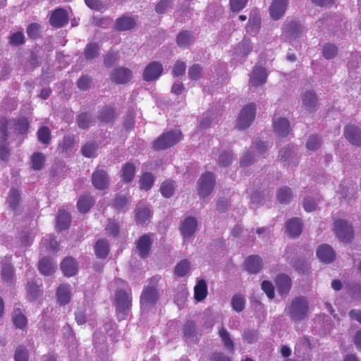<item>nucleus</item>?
Masks as SVG:
<instances>
[{"label": "nucleus", "instance_id": "nucleus-1", "mask_svg": "<svg viewBox=\"0 0 361 361\" xmlns=\"http://www.w3.org/2000/svg\"><path fill=\"white\" fill-rule=\"evenodd\" d=\"M287 314L293 321L298 322L307 317L309 305L305 297H296L291 301L290 305L286 308Z\"/></svg>", "mask_w": 361, "mask_h": 361}, {"label": "nucleus", "instance_id": "nucleus-2", "mask_svg": "<svg viewBox=\"0 0 361 361\" xmlns=\"http://www.w3.org/2000/svg\"><path fill=\"white\" fill-rule=\"evenodd\" d=\"M183 135L179 130H173L159 135L152 142V148L156 151L164 150L179 142Z\"/></svg>", "mask_w": 361, "mask_h": 361}, {"label": "nucleus", "instance_id": "nucleus-3", "mask_svg": "<svg viewBox=\"0 0 361 361\" xmlns=\"http://www.w3.org/2000/svg\"><path fill=\"white\" fill-rule=\"evenodd\" d=\"M256 115V106L250 103L243 108L237 120V128L240 130L247 128L254 121Z\"/></svg>", "mask_w": 361, "mask_h": 361}, {"label": "nucleus", "instance_id": "nucleus-4", "mask_svg": "<svg viewBox=\"0 0 361 361\" xmlns=\"http://www.w3.org/2000/svg\"><path fill=\"white\" fill-rule=\"evenodd\" d=\"M116 312L120 319H125L131 307V297L123 290H118L115 295Z\"/></svg>", "mask_w": 361, "mask_h": 361}, {"label": "nucleus", "instance_id": "nucleus-5", "mask_svg": "<svg viewBox=\"0 0 361 361\" xmlns=\"http://www.w3.org/2000/svg\"><path fill=\"white\" fill-rule=\"evenodd\" d=\"M334 231L336 236L343 242H350L353 238L352 226L343 220L335 221Z\"/></svg>", "mask_w": 361, "mask_h": 361}, {"label": "nucleus", "instance_id": "nucleus-6", "mask_svg": "<svg viewBox=\"0 0 361 361\" xmlns=\"http://www.w3.org/2000/svg\"><path fill=\"white\" fill-rule=\"evenodd\" d=\"M153 233H148L140 236L136 241L135 250L141 258H146L149 255L153 242Z\"/></svg>", "mask_w": 361, "mask_h": 361}, {"label": "nucleus", "instance_id": "nucleus-7", "mask_svg": "<svg viewBox=\"0 0 361 361\" xmlns=\"http://www.w3.org/2000/svg\"><path fill=\"white\" fill-rule=\"evenodd\" d=\"M215 186V178L212 173H203L199 180V194L202 197L209 195Z\"/></svg>", "mask_w": 361, "mask_h": 361}, {"label": "nucleus", "instance_id": "nucleus-8", "mask_svg": "<svg viewBox=\"0 0 361 361\" xmlns=\"http://www.w3.org/2000/svg\"><path fill=\"white\" fill-rule=\"evenodd\" d=\"M159 299L158 290L154 287L147 286L140 296L141 307L147 310L154 306Z\"/></svg>", "mask_w": 361, "mask_h": 361}, {"label": "nucleus", "instance_id": "nucleus-9", "mask_svg": "<svg viewBox=\"0 0 361 361\" xmlns=\"http://www.w3.org/2000/svg\"><path fill=\"white\" fill-rule=\"evenodd\" d=\"M69 21V16L67 11L63 8L54 9L50 16L49 23L55 28H61L66 26Z\"/></svg>", "mask_w": 361, "mask_h": 361}, {"label": "nucleus", "instance_id": "nucleus-10", "mask_svg": "<svg viewBox=\"0 0 361 361\" xmlns=\"http://www.w3.org/2000/svg\"><path fill=\"white\" fill-rule=\"evenodd\" d=\"M163 73V66L158 61L150 62L144 69L142 78L146 82L157 80Z\"/></svg>", "mask_w": 361, "mask_h": 361}, {"label": "nucleus", "instance_id": "nucleus-11", "mask_svg": "<svg viewBox=\"0 0 361 361\" xmlns=\"http://www.w3.org/2000/svg\"><path fill=\"white\" fill-rule=\"evenodd\" d=\"M197 228V221L195 217L188 216L181 223L180 231L185 240L190 239Z\"/></svg>", "mask_w": 361, "mask_h": 361}, {"label": "nucleus", "instance_id": "nucleus-12", "mask_svg": "<svg viewBox=\"0 0 361 361\" xmlns=\"http://www.w3.org/2000/svg\"><path fill=\"white\" fill-rule=\"evenodd\" d=\"M133 78L131 70L126 67L115 68L111 74V80L116 84L128 83Z\"/></svg>", "mask_w": 361, "mask_h": 361}, {"label": "nucleus", "instance_id": "nucleus-13", "mask_svg": "<svg viewBox=\"0 0 361 361\" xmlns=\"http://www.w3.org/2000/svg\"><path fill=\"white\" fill-rule=\"evenodd\" d=\"M288 0H273L269 8L270 16L274 20H279L286 13Z\"/></svg>", "mask_w": 361, "mask_h": 361}, {"label": "nucleus", "instance_id": "nucleus-14", "mask_svg": "<svg viewBox=\"0 0 361 361\" xmlns=\"http://www.w3.org/2000/svg\"><path fill=\"white\" fill-rule=\"evenodd\" d=\"M93 185L99 190H104L109 186V177L106 172L101 169L97 168L92 175Z\"/></svg>", "mask_w": 361, "mask_h": 361}, {"label": "nucleus", "instance_id": "nucleus-15", "mask_svg": "<svg viewBox=\"0 0 361 361\" xmlns=\"http://www.w3.org/2000/svg\"><path fill=\"white\" fill-rule=\"evenodd\" d=\"M344 135L350 143L361 147V130L354 125L345 128Z\"/></svg>", "mask_w": 361, "mask_h": 361}, {"label": "nucleus", "instance_id": "nucleus-16", "mask_svg": "<svg viewBox=\"0 0 361 361\" xmlns=\"http://www.w3.org/2000/svg\"><path fill=\"white\" fill-rule=\"evenodd\" d=\"M267 78V73L265 68L255 67L252 70L249 80L251 86L257 87L265 83Z\"/></svg>", "mask_w": 361, "mask_h": 361}, {"label": "nucleus", "instance_id": "nucleus-17", "mask_svg": "<svg viewBox=\"0 0 361 361\" xmlns=\"http://www.w3.org/2000/svg\"><path fill=\"white\" fill-rule=\"evenodd\" d=\"M244 267L250 274H257L263 267L262 259L259 255H250L245 259Z\"/></svg>", "mask_w": 361, "mask_h": 361}, {"label": "nucleus", "instance_id": "nucleus-18", "mask_svg": "<svg viewBox=\"0 0 361 361\" xmlns=\"http://www.w3.org/2000/svg\"><path fill=\"white\" fill-rule=\"evenodd\" d=\"M317 256L320 261L331 263L335 259L336 254L330 245L322 244L317 248Z\"/></svg>", "mask_w": 361, "mask_h": 361}, {"label": "nucleus", "instance_id": "nucleus-19", "mask_svg": "<svg viewBox=\"0 0 361 361\" xmlns=\"http://www.w3.org/2000/svg\"><path fill=\"white\" fill-rule=\"evenodd\" d=\"M136 25L135 17L122 16L116 19L115 22V30L117 31H127L133 29Z\"/></svg>", "mask_w": 361, "mask_h": 361}, {"label": "nucleus", "instance_id": "nucleus-20", "mask_svg": "<svg viewBox=\"0 0 361 361\" xmlns=\"http://www.w3.org/2000/svg\"><path fill=\"white\" fill-rule=\"evenodd\" d=\"M273 128L275 133L278 136L285 137L290 132V123L289 121L284 118H280L273 119Z\"/></svg>", "mask_w": 361, "mask_h": 361}, {"label": "nucleus", "instance_id": "nucleus-21", "mask_svg": "<svg viewBox=\"0 0 361 361\" xmlns=\"http://www.w3.org/2000/svg\"><path fill=\"white\" fill-rule=\"evenodd\" d=\"M278 292L281 295H286L291 288V279L286 274L279 275L275 280Z\"/></svg>", "mask_w": 361, "mask_h": 361}, {"label": "nucleus", "instance_id": "nucleus-22", "mask_svg": "<svg viewBox=\"0 0 361 361\" xmlns=\"http://www.w3.org/2000/svg\"><path fill=\"white\" fill-rule=\"evenodd\" d=\"M286 232L290 237H298L302 230L301 219L296 217L293 218L286 222Z\"/></svg>", "mask_w": 361, "mask_h": 361}, {"label": "nucleus", "instance_id": "nucleus-23", "mask_svg": "<svg viewBox=\"0 0 361 361\" xmlns=\"http://www.w3.org/2000/svg\"><path fill=\"white\" fill-rule=\"evenodd\" d=\"M61 269L65 276L71 277L75 275L77 273L78 264L75 259L68 257L62 261Z\"/></svg>", "mask_w": 361, "mask_h": 361}, {"label": "nucleus", "instance_id": "nucleus-24", "mask_svg": "<svg viewBox=\"0 0 361 361\" xmlns=\"http://www.w3.org/2000/svg\"><path fill=\"white\" fill-rule=\"evenodd\" d=\"M116 118V112L113 107L105 106L102 108L98 114V119L102 123H113Z\"/></svg>", "mask_w": 361, "mask_h": 361}, {"label": "nucleus", "instance_id": "nucleus-25", "mask_svg": "<svg viewBox=\"0 0 361 361\" xmlns=\"http://www.w3.org/2000/svg\"><path fill=\"white\" fill-rule=\"evenodd\" d=\"M317 104V98L314 92L308 91L303 94L302 105L307 111L310 112L314 111Z\"/></svg>", "mask_w": 361, "mask_h": 361}, {"label": "nucleus", "instance_id": "nucleus-26", "mask_svg": "<svg viewBox=\"0 0 361 361\" xmlns=\"http://www.w3.org/2000/svg\"><path fill=\"white\" fill-rule=\"evenodd\" d=\"M94 204V199L90 194L81 195L77 202L80 212L87 213Z\"/></svg>", "mask_w": 361, "mask_h": 361}, {"label": "nucleus", "instance_id": "nucleus-27", "mask_svg": "<svg viewBox=\"0 0 361 361\" xmlns=\"http://www.w3.org/2000/svg\"><path fill=\"white\" fill-rule=\"evenodd\" d=\"M135 173V165L133 162H127L122 167L121 178L124 182L130 183L133 180Z\"/></svg>", "mask_w": 361, "mask_h": 361}, {"label": "nucleus", "instance_id": "nucleus-28", "mask_svg": "<svg viewBox=\"0 0 361 361\" xmlns=\"http://www.w3.org/2000/svg\"><path fill=\"white\" fill-rule=\"evenodd\" d=\"M94 252L97 257L104 259L109 252V244L107 240L99 239L94 245Z\"/></svg>", "mask_w": 361, "mask_h": 361}, {"label": "nucleus", "instance_id": "nucleus-29", "mask_svg": "<svg viewBox=\"0 0 361 361\" xmlns=\"http://www.w3.org/2000/svg\"><path fill=\"white\" fill-rule=\"evenodd\" d=\"M57 300L61 305H66L71 300V288L68 284L60 285L56 291Z\"/></svg>", "mask_w": 361, "mask_h": 361}, {"label": "nucleus", "instance_id": "nucleus-30", "mask_svg": "<svg viewBox=\"0 0 361 361\" xmlns=\"http://www.w3.org/2000/svg\"><path fill=\"white\" fill-rule=\"evenodd\" d=\"M38 269L44 275H51L54 272L56 266L49 257H43L39 261Z\"/></svg>", "mask_w": 361, "mask_h": 361}, {"label": "nucleus", "instance_id": "nucleus-31", "mask_svg": "<svg viewBox=\"0 0 361 361\" xmlns=\"http://www.w3.org/2000/svg\"><path fill=\"white\" fill-rule=\"evenodd\" d=\"M71 216L63 209L59 211L56 217V227L59 231L67 229L71 224Z\"/></svg>", "mask_w": 361, "mask_h": 361}, {"label": "nucleus", "instance_id": "nucleus-32", "mask_svg": "<svg viewBox=\"0 0 361 361\" xmlns=\"http://www.w3.org/2000/svg\"><path fill=\"white\" fill-rule=\"evenodd\" d=\"M207 295V286L204 279L197 281L194 288V298L197 302L202 301Z\"/></svg>", "mask_w": 361, "mask_h": 361}, {"label": "nucleus", "instance_id": "nucleus-33", "mask_svg": "<svg viewBox=\"0 0 361 361\" xmlns=\"http://www.w3.org/2000/svg\"><path fill=\"white\" fill-rule=\"evenodd\" d=\"M193 41L192 34L188 30H182L176 37V42L180 47H188Z\"/></svg>", "mask_w": 361, "mask_h": 361}, {"label": "nucleus", "instance_id": "nucleus-34", "mask_svg": "<svg viewBox=\"0 0 361 361\" xmlns=\"http://www.w3.org/2000/svg\"><path fill=\"white\" fill-rule=\"evenodd\" d=\"M150 211L146 207H137L135 210V220L138 224H147L150 220Z\"/></svg>", "mask_w": 361, "mask_h": 361}, {"label": "nucleus", "instance_id": "nucleus-35", "mask_svg": "<svg viewBox=\"0 0 361 361\" xmlns=\"http://www.w3.org/2000/svg\"><path fill=\"white\" fill-rule=\"evenodd\" d=\"M46 157L42 152H35L30 157L31 168L35 171L42 169L45 164Z\"/></svg>", "mask_w": 361, "mask_h": 361}, {"label": "nucleus", "instance_id": "nucleus-36", "mask_svg": "<svg viewBox=\"0 0 361 361\" xmlns=\"http://www.w3.org/2000/svg\"><path fill=\"white\" fill-rule=\"evenodd\" d=\"M42 283L37 284L36 282L31 281L27 284V293L30 301L37 299L42 294L40 287Z\"/></svg>", "mask_w": 361, "mask_h": 361}, {"label": "nucleus", "instance_id": "nucleus-37", "mask_svg": "<svg viewBox=\"0 0 361 361\" xmlns=\"http://www.w3.org/2000/svg\"><path fill=\"white\" fill-rule=\"evenodd\" d=\"M219 336L221 338L224 347L230 352L234 350V343L227 330L221 326L219 329Z\"/></svg>", "mask_w": 361, "mask_h": 361}, {"label": "nucleus", "instance_id": "nucleus-38", "mask_svg": "<svg viewBox=\"0 0 361 361\" xmlns=\"http://www.w3.org/2000/svg\"><path fill=\"white\" fill-rule=\"evenodd\" d=\"M13 322L18 329H24L27 326V317L21 312L20 309H15L12 317Z\"/></svg>", "mask_w": 361, "mask_h": 361}, {"label": "nucleus", "instance_id": "nucleus-39", "mask_svg": "<svg viewBox=\"0 0 361 361\" xmlns=\"http://www.w3.org/2000/svg\"><path fill=\"white\" fill-rule=\"evenodd\" d=\"M99 45L97 42H91L86 45L84 56L87 60L96 59L99 54Z\"/></svg>", "mask_w": 361, "mask_h": 361}, {"label": "nucleus", "instance_id": "nucleus-40", "mask_svg": "<svg viewBox=\"0 0 361 361\" xmlns=\"http://www.w3.org/2000/svg\"><path fill=\"white\" fill-rule=\"evenodd\" d=\"M154 178L151 173H144L139 180L140 189L146 191L150 190L154 185Z\"/></svg>", "mask_w": 361, "mask_h": 361}, {"label": "nucleus", "instance_id": "nucleus-41", "mask_svg": "<svg viewBox=\"0 0 361 361\" xmlns=\"http://www.w3.org/2000/svg\"><path fill=\"white\" fill-rule=\"evenodd\" d=\"M37 139L38 141L44 145H49L51 140V130L47 126H42L41 127L37 133Z\"/></svg>", "mask_w": 361, "mask_h": 361}, {"label": "nucleus", "instance_id": "nucleus-42", "mask_svg": "<svg viewBox=\"0 0 361 361\" xmlns=\"http://www.w3.org/2000/svg\"><path fill=\"white\" fill-rule=\"evenodd\" d=\"M190 269V263L188 259L180 260L174 269V274L178 277L185 276Z\"/></svg>", "mask_w": 361, "mask_h": 361}, {"label": "nucleus", "instance_id": "nucleus-43", "mask_svg": "<svg viewBox=\"0 0 361 361\" xmlns=\"http://www.w3.org/2000/svg\"><path fill=\"white\" fill-rule=\"evenodd\" d=\"M175 191V182L171 180H164L160 187L161 194L166 198L171 197Z\"/></svg>", "mask_w": 361, "mask_h": 361}, {"label": "nucleus", "instance_id": "nucleus-44", "mask_svg": "<svg viewBox=\"0 0 361 361\" xmlns=\"http://www.w3.org/2000/svg\"><path fill=\"white\" fill-rule=\"evenodd\" d=\"M75 145V138L73 136H65L59 144L58 149L61 153L67 154Z\"/></svg>", "mask_w": 361, "mask_h": 361}, {"label": "nucleus", "instance_id": "nucleus-45", "mask_svg": "<svg viewBox=\"0 0 361 361\" xmlns=\"http://www.w3.org/2000/svg\"><path fill=\"white\" fill-rule=\"evenodd\" d=\"M293 194L291 189L288 187L281 188L277 192V199L281 204H288L292 199Z\"/></svg>", "mask_w": 361, "mask_h": 361}, {"label": "nucleus", "instance_id": "nucleus-46", "mask_svg": "<svg viewBox=\"0 0 361 361\" xmlns=\"http://www.w3.org/2000/svg\"><path fill=\"white\" fill-rule=\"evenodd\" d=\"M92 115L87 112L80 113L78 116L77 124L78 126L81 129L88 128L92 124Z\"/></svg>", "mask_w": 361, "mask_h": 361}, {"label": "nucleus", "instance_id": "nucleus-47", "mask_svg": "<svg viewBox=\"0 0 361 361\" xmlns=\"http://www.w3.org/2000/svg\"><path fill=\"white\" fill-rule=\"evenodd\" d=\"M20 201V194L18 189L12 188L8 194V202L12 209H16Z\"/></svg>", "mask_w": 361, "mask_h": 361}, {"label": "nucleus", "instance_id": "nucleus-48", "mask_svg": "<svg viewBox=\"0 0 361 361\" xmlns=\"http://www.w3.org/2000/svg\"><path fill=\"white\" fill-rule=\"evenodd\" d=\"M97 145L94 142H88L81 148L83 156L88 158H94L96 156Z\"/></svg>", "mask_w": 361, "mask_h": 361}, {"label": "nucleus", "instance_id": "nucleus-49", "mask_svg": "<svg viewBox=\"0 0 361 361\" xmlns=\"http://www.w3.org/2000/svg\"><path fill=\"white\" fill-rule=\"evenodd\" d=\"M245 298L240 294L234 295L231 299L232 307L235 311L238 312H240L243 310L245 308Z\"/></svg>", "mask_w": 361, "mask_h": 361}, {"label": "nucleus", "instance_id": "nucleus-50", "mask_svg": "<svg viewBox=\"0 0 361 361\" xmlns=\"http://www.w3.org/2000/svg\"><path fill=\"white\" fill-rule=\"evenodd\" d=\"M11 149L8 142V140H0V159L8 161L11 156Z\"/></svg>", "mask_w": 361, "mask_h": 361}, {"label": "nucleus", "instance_id": "nucleus-51", "mask_svg": "<svg viewBox=\"0 0 361 361\" xmlns=\"http://www.w3.org/2000/svg\"><path fill=\"white\" fill-rule=\"evenodd\" d=\"M15 361H29V353L27 349L23 345H18L14 354Z\"/></svg>", "mask_w": 361, "mask_h": 361}, {"label": "nucleus", "instance_id": "nucleus-52", "mask_svg": "<svg viewBox=\"0 0 361 361\" xmlns=\"http://www.w3.org/2000/svg\"><path fill=\"white\" fill-rule=\"evenodd\" d=\"M30 123L27 118L21 117L18 118L16 123V129L19 134L25 135L28 132Z\"/></svg>", "mask_w": 361, "mask_h": 361}, {"label": "nucleus", "instance_id": "nucleus-53", "mask_svg": "<svg viewBox=\"0 0 361 361\" xmlns=\"http://www.w3.org/2000/svg\"><path fill=\"white\" fill-rule=\"evenodd\" d=\"M135 111L134 110L128 111V112L127 113V114L124 118L123 123V128L126 130H130L134 128L135 123Z\"/></svg>", "mask_w": 361, "mask_h": 361}, {"label": "nucleus", "instance_id": "nucleus-54", "mask_svg": "<svg viewBox=\"0 0 361 361\" xmlns=\"http://www.w3.org/2000/svg\"><path fill=\"white\" fill-rule=\"evenodd\" d=\"M42 243L50 251L56 252L59 250V245L53 235L44 238L42 240Z\"/></svg>", "mask_w": 361, "mask_h": 361}, {"label": "nucleus", "instance_id": "nucleus-55", "mask_svg": "<svg viewBox=\"0 0 361 361\" xmlns=\"http://www.w3.org/2000/svg\"><path fill=\"white\" fill-rule=\"evenodd\" d=\"M202 73V68L199 64H193L188 69V77L191 80L200 79Z\"/></svg>", "mask_w": 361, "mask_h": 361}, {"label": "nucleus", "instance_id": "nucleus-56", "mask_svg": "<svg viewBox=\"0 0 361 361\" xmlns=\"http://www.w3.org/2000/svg\"><path fill=\"white\" fill-rule=\"evenodd\" d=\"M301 27L300 25L295 21H291L285 27L284 32L289 37H294L300 32Z\"/></svg>", "mask_w": 361, "mask_h": 361}, {"label": "nucleus", "instance_id": "nucleus-57", "mask_svg": "<svg viewBox=\"0 0 361 361\" xmlns=\"http://www.w3.org/2000/svg\"><path fill=\"white\" fill-rule=\"evenodd\" d=\"M338 53L336 46L331 44H326L323 47L322 54L325 59H331L336 56Z\"/></svg>", "mask_w": 361, "mask_h": 361}, {"label": "nucleus", "instance_id": "nucleus-58", "mask_svg": "<svg viewBox=\"0 0 361 361\" xmlns=\"http://www.w3.org/2000/svg\"><path fill=\"white\" fill-rule=\"evenodd\" d=\"M1 279L3 281H11L13 276V269L10 264H5L1 269Z\"/></svg>", "mask_w": 361, "mask_h": 361}, {"label": "nucleus", "instance_id": "nucleus-59", "mask_svg": "<svg viewBox=\"0 0 361 361\" xmlns=\"http://www.w3.org/2000/svg\"><path fill=\"white\" fill-rule=\"evenodd\" d=\"M9 121L6 117L0 118V138L1 140H8L9 133L8 130Z\"/></svg>", "mask_w": 361, "mask_h": 361}, {"label": "nucleus", "instance_id": "nucleus-60", "mask_svg": "<svg viewBox=\"0 0 361 361\" xmlns=\"http://www.w3.org/2000/svg\"><path fill=\"white\" fill-rule=\"evenodd\" d=\"M25 42V37L23 32H16L9 37V44L12 46L21 45Z\"/></svg>", "mask_w": 361, "mask_h": 361}, {"label": "nucleus", "instance_id": "nucleus-61", "mask_svg": "<svg viewBox=\"0 0 361 361\" xmlns=\"http://www.w3.org/2000/svg\"><path fill=\"white\" fill-rule=\"evenodd\" d=\"M247 0H230V10L233 13H238L246 6Z\"/></svg>", "mask_w": 361, "mask_h": 361}, {"label": "nucleus", "instance_id": "nucleus-62", "mask_svg": "<svg viewBox=\"0 0 361 361\" xmlns=\"http://www.w3.org/2000/svg\"><path fill=\"white\" fill-rule=\"evenodd\" d=\"M92 84V78L89 75H82L77 81V86L80 90H88Z\"/></svg>", "mask_w": 361, "mask_h": 361}, {"label": "nucleus", "instance_id": "nucleus-63", "mask_svg": "<svg viewBox=\"0 0 361 361\" xmlns=\"http://www.w3.org/2000/svg\"><path fill=\"white\" fill-rule=\"evenodd\" d=\"M186 65L183 61H177L172 69V75L173 77H179L183 75L185 73Z\"/></svg>", "mask_w": 361, "mask_h": 361}, {"label": "nucleus", "instance_id": "nucleus-64", "mask_svg": "<svg viewBox=\"0 0 361 361\" xmlns=\"http://www.w3.org/2000/svg\"><path fill=\"white\" fill-rule=\"evenodd\" d=\"M258 332L256 330L247 329L243 334V339L248 343H253L258 338Z\"/></svg>", "mask_w": 361, "mask_h": 361}]
</instances>
